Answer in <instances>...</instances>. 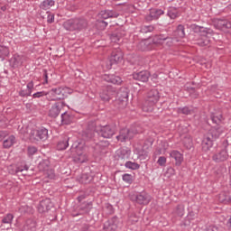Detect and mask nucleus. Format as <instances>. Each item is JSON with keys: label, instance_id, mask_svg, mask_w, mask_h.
Wrapping results in <instances>:
<instances>
[{"label": "nucleus", "instance_id": "f257e3e1", "mask_svg": "<svg viewBox=\"0 0 231 231\" xmlns=\"http://www.w3.org/2000/svg\"><path fill=\"white\" fill-rule=\"evenodd\" d=\"M189 28L194 33H199V37H195L193 39L195 44L201 47L208 46V44H210V37H208V35L214 33L212 29L199 26L196 23L191 24Z\"/></svg>", "mask_w": 231, "mask_h": 231}, {"label": "nucleus", "instance_id": "f03ea898", "mask_svg": "<svg viewBox=\"0 0 231 231\" xmlns=\"http://www.w3.org/2000/svg\"><path fill=\"white\" fill-rule=\"evenodd\" d=\"M63 27L68 32H80L88 28V20L85 18H75L63 23Z\"/></svg>", "mask_w": 231, "mask_h": 231}, {"label": "nucleus", "instance_id": "7ed1b4c3", "mask_svg": "<svg viewBox=\"0 0 231 231\" xmlns=\"http://www.w3.org/2000/svg\"><path fill=\"white\" fill-rule=\"evenodd\" d=\"M228 147H230V143H228V140L226 139L222 143V147L218 148L212 155V160L215 163H225V162H228V158H230Z\"/></svg>", "mask_w": 231, "mask_h": 231}, {"label": "nucleus", "instance_id": "20e7f679", "mask_svg": "<svg viewBox=\"0 0 231 231\" xmlns=\"http://www.w3.org/2000/svg\"><path fill=\"white\" fill-rule=\"evenodd\" d=\"M158 100H160V92L156 88H152L148 91L146 95V99L144 102V106L143 107V111L147 113H152L153 111L154 106L158 104Z\"/></svg>", "mask_w": 231, "mask_h": 231}, {"label": "nucleus", "instance_id": "39448f33", "mask_svg": "<svg viewBox=\"0 0 231 231\" xmlns=\"http://www.w3.org/2000/svg\"><path fill=\"white\" fill-rule=\"evenodd\" d=\"M71 93H73V91L68 87L52 88L49 91V94L54 101L64 100L65 98H68V95H71Z\"/></svg>", "mask_w": 231, "mask_h": 231}, {"label": "nucleus", "instance_id": "423d86ee", "mask_svg": "<svg viewBox=\"0 0 231 231\" xmlns=\"http://www.w3.org/2000/svg\"><path fill=\"white\" fill-rule=\"evenodd\" d=\"M130 200L137 205H149L151 203V195L147 192H132L129 194Z\"/></svg>", "mask_w": 231, "mask_h": 231}, {"label": "nucleus", "instance_id": "0eeeda50", "mask_svg": "<svg viewBox=\"0 0 231 231\" xmlns=\"http://www.w3.org/2000/svg\"><path fill=\"white\" fill-rule=\"evenodd\" d=\"M116 103L121 109L127 107L129 102V89L127 88H121L118 92H116Z\"/></svg>", "mask_w": 231, "mask_h": 231}, {"label": "nucleus", "instance_id": "6e6552de", "mask_svg": "<svg viewBox=\"0 0 231 231\" xmlns=\"http://www.w3.org/2000/svg\"><path fill=\"white\" fill-rule=\"evenodd\" d=\"M99 97L103 102H109L116 98V88L113 86H106L102 88Z\"/></svg>", "mask_w": 231, "mask_h": 231}, {"label": "nucleus", "instance_id": "1a4fd4ad", "mask_svg": "<svg viewBox=\"0 0 231 231\" xmlns=\"http://www.w3.org/2000/svg\"><path fill=\"white\" fill-rule=\"evenodd\" d=\"M140 131L134 128H123L119 132V135L116 136V140L118 142H127V140H132V138H134V134H138Z\"/></svg>", "mask_w": 231, "mask_h": 231}, {"label": "nucleus", "instance_id": "9d476101", "mask_svg": "<svg viewBox=\"0 0 231 231\" xmlns=\"http://www.w3.org/2000/svg\"><path fill=\"white\" fill-rule=\"evenodd\" d=\"M93 209V202H83L79 204L77 208V210L72 213L73 217L77 216H85L91 212Z\"/></svg>", "mask_w": 231, "mask_h": 231}, {"label": "nucleus", "instance_id": "9b49d317", "mask_svg": "<svg viewBox=\"0 0 231 231\" xmlns=\"http://www.w3.org/2000/svg\"><path fill=\"white\" fill-rule=\"evenodd\" d=\"M213 26L217 30H220L221 32H225L227 33L229 30H231V23L226 19H215L213 21Z\"/></svg>", "mask_w": 231, "mask_h": 231}, {"label": "nucleus", "instance_id": "f8f14e48", "mask_svg": "<svg viewBox=\"0 0 231 231\" xmlns=\"http://www.w3.org/2000/svg\"><path fill=\"white\" fill-rule=\"evenodd\" d=\"M118 225H120V218L114 216L104 223L103 229L105 231H116L118 230Z\"/></svg>", "mask_w": 231, "mask_h": 231}, {"label": "nucleus", "instance_id": "ddd939ff", "mask_svg": "<svg viewBox=\"0 0 231 231\" xmlns=\"http://www.w3.org/2000/svg\"><path fill=\"white\" fill-rule=\"evenodd\" d=\"M31 136L39 142V140H42L44 142L45 140H48V129L44 127L38 128L37 130H32L31 133Z\"/></svg>", "mask_w": 231, "mask_h": 231}, {"label": "nucleus", "instance_id": "4468645a", "mask_svg": "<svg viewBox=\"0 0 231 231\" xmlns=\"http://www.w3.org/2000/svg\"><path fill=\"white\" fill-rule=\"evenodd\" d=\"M97 132L98 133L99 136H102V138H112L115 134V128H113L111 125H104L100 126Z\"/></svg>", "mask_w": 231, "mask_h": 231}, {"label": "nucleus", "instance_id": "2eb2a0df", "mask_svg": "<svg viewBox=\"0 0 231 231\" xmlns=\"http://www.w3.org/2000/svg\"><path fill=\"white\" fill-rule=\"evenodd\" d=\"M63 107H64V102L55 103L49 110L48 116L51 118H57V116L60 115V111H62Z\"/></svg>", "mask_w": 231, "mask_h": 231}, {"label": "nucleus", "instance_id": "dca6fc26", "mask_svg": "<svg viewBox=\"0 0 231 231\" xmlns=\"http://www.w3.org/2000/svg\"><path fill=\"white\" fill-rule=\"evenodd\" d=\"M122 60H124V52H122V50H114L110 56V65L113 66V64H119Z\"/></svg>", "mask_w": 231, "mask_h": 231}, {"label": "nucleus", "instance_id": "f3484780", "mask_svg": "<svg viewBox=\"0 0 231 231\" xmlns=\"http://www.w3.org/2000/svg\"><path fill=\"white\" fill-rule=\"evenodd\" d=\"M223 133H225V127H223L221 125H216L208 131V135L215 140H217V138H219Z\"/></svg>", "mask_w": 231, "mask_h": 231}, {"label": "nucleus", "instance_id": "a211bd4d", "mask_svg": "<svg viewBox=\"0 0 231 231\" xmlns=\"http://www.w3.org/2000/svg\"><path fill=\"white\" fill-rule=\"evenodd\" d=\"M134 80H139V82H148L151 73L147 70H142L139 72H134L132 74Z\"/></svg>", "mask_w": 231, "mask_h": 231}, {"label": "nucleus", "instance_id": "6ab92c4d", "mask_svg": "<svg viewBox=\"0 0 231 231\" xmlns=\"http://www.w3.org/2000/svg\"><path fill=\"white\" fill-rule=\"evenodd\" d=\"M52 207L53 203H51V200L50 199H45L39 203L38 212H40V214H44V212L51 210Z\"/></svg>", "mask_w": 231, "mask_h": 231}, {"label": "nucleus", "instance_id": "aec40b11", "mask_svg": "<svg viewBox=\"0 0 231 231\" xmlns=\"http://www.w3.org/2000/svg\"><path fill=\"white\" fill-rule=\"evenodd\" d=\"M75 149H76L77 154L73 157L74 163H86V161L88 160V156L86 155V153L82 152H79L80 151V149H82V147L76 145Z\"/></svg>", "mask_w": 231, "mask_h": 231}, {"label": "nucleus", "instance_id": "412c9836", "mask_svg": "<svg viewBox=\"0 0 231 231\" xmlns=\"http://www.w3.org/2000/svg\"><path fill=\"white\" fill-rule=\"evenodd\" d=\"M214 141L215 139L207 134L202 140V150L205 152H207V151H210L212 145H214Z\"/></svg>", "mask_w": 231, "mask_h": 231}, {"label": "nucleus", "instance_id": "4be33fe9", "mask_svg": "<svg viewBox=\"0 0 231 231\" xmlns=\"http://www.w3.org/2000/svg\"><path fill=\"white\" fill-rule=\"evenodd\" d=\"M164 12L162 9H151L150 14L146 16V21H152L160 19L161 15H163Z\"/></svg>", "mask_w": 231, "mask_h": 231}, {"label": "nucleus", "instance_id": "5701e85b", "mask_svg": "<svg viewBox=\"0 0 231 231\" xmlns=\"http://www.w3.org/2000/svg\"><path fill=\"white\" fill-rule=\"evenodd\" d=\"M170 156L171 158L175 160V165L177 167H180V165L183 163V154H181V152H180L179 151H176V150L171 151L170 152Z\"/></svg>", "mask_w": 231, "mask_h": 231}, {"label": "nucleus", "instance_id": "b1692460", "mask_svg": "<svg viewBox=\"0 0 231 231\" xmlns=\"http://www.w3.org/2000/svg\"><path fill=\"white\" fill-rule=\"evenodd\" d=\"M104 80L109 82L110 84H116L117 86H120V84H122V78L115 74L105 75Z\"/></svg>", "mask_w": 231, "mask_h": 231}, {"label": "nucleus", "instance_id": "393cba45", "mask_svg": "<svg viewBox=\"0 0 231 231\" xmlns=\"http://www.w3.org/2000/svg\"><path fill=\"white\" fill-rule=\"evenodd\" d=\"M75 122V116L68 113V112H64L63 114H61V124L63 125H69L70 124H73Z\"/></svg>", "mask_w": 231, "mask_h": 231}, {"label": "nucleus", "instance_id": "a878e982", "mask_svg": "<svg viewBox=\"0 0 231 231\" xmlns=\"http://www.w3.org/2000/svg\"><path fill=\"white\" fill-rule=\"evenodd\" d=\"M100 15L102 19H111V18H116L118 15V12L116 10H104L100 12Z\"/></svg>", "mask_w": 231, "mask_h": 231}, {"label": "nucleus", "instance_id": "bb28decb", "mask_svg": "<svg viewBox=\"0 0 231 231\" xmlns=\"http://www.w3.org/2000/svg\"><path fill=\"white\" fill-rule=\"evenodd\" d=\"M33 89V81L27 84L26 88H22L19 91L20 97H30L32 95V90Z\"/></svg>", "mask_w": 231, "mask_h": 231}, {"label": "nucleus", "instance_id": "cd10ccee", "mask_svg": "<svg viewBox=\"0 0 231 231\" xmlns=\"http://www.w3.org/2000/svg\"><path fill=\"white\" fill-rule=\"evenodd\" d=\"M173 37L176 39L185 38V26L183 24H179L175 31L172 32Z\"/></svg>", "mask_w": 231, "mask_h": 231}, {"label": "nucleus", "instance_id": "c85d7f7f", "mask_svg": "<svg viewBox=\"0 0 231 231\" xmlns=\"http://www.w3.org/2000/svg\"><path fill=\"white\" fill-rule=\"evenodd\" d=\"M106 147H109V141H101L96 143L94 151L96 152V154H100Z\"/></svg>", "mask_w": 231, "mask_h": 231}, {"label": "nucleus", "instance_id": "c756f323", "mask_svg": "<svg viewBox=\"0 0 231 231\" xmlns=\"http://www.w3.org/2000/svg\"><path fill=\"white\" fill-rule=\"evenodd\" d=\"M23 230H27V231L37 230V222H35V220L32 218L27 219L23 226Z\"/></svg>", "mask_w": 231, "mask_h": 231}, {"label": "nucleus", "instance_id": "7c9ffc66", "mask_svg": "<svg viewBox=\"0 0 231 231\" xmlns=\"http://www.w3.org/2000/svg\"><path fill=\"white\" fill-rule=\"evenodd\" d=\"M137 48L140 50V51H149L152 46L151 45V42H149V40H143L137 44Z\"/></svg>", "mask_w": 231, "mask_h": 231}, {"label": "nucleus", "instance_id": "2f4dec72", "mask_svg": "<svg viewBox=\"0 0 231 231\" xmlns=\"http://www.w3.org/2000/svg\"><path fill=\"white\" fill-rule=\"evenodd\" d=\"M14 143H15V135H7L5 139H4V148L5 149H10V147H12V145H14Z\"/></svg>", "mask_w": 231, "mask_h": 231}, {"label": "nucleus", "instance_id": "473e14b6", "mask_svg": "<svg viewBox=\"0 0 231 231\" xmlns=\"http://www.w3.org/2000/svg\"><path fill=\"white\" fill-rule=\"evenodd\" d=\"M124 37V33H122V31L116 30L114 32L110 34V41L111 42H120V39Z\"/></svg>", "mask_w": 231, "mask_h": 231}, {"label": "nucleus", "instance_id": "72a5a7b5", "mask_svg": "<svg viewBox=\"0 0 231 231\" xmlns=\"http://www.w3.org/2000/svg\"><path fill=\"white\" fill-rule=\"evenodd\" d=\"M10 57V47L6 45H0V59L5 60V59Z\"/></svg>", "mask_w": 231, "mask_h": 231}, {"label": "nucleus", "instance_id": "f704fd0d", "mask_svg": "<svg viewBox=\"0 0 231 231\" xmlns=\"http://www.w3.org/2000/svg\"><path fill=\"white\" fill-rule=\"evenodd\" d=\"M168 39H169V36H167L165 34H157V35L153 36L152 43L153 44H163V42H165V41H167Z\"/></svg>", "mask_w": 231, "mask_h": 231}, {"label": "nucleus", "instance_id": "c9c22d12", "mask_svg": "<svg viewBox=\"0 0 231 231\" xmlns=\"http://www.w3.org/2000/svg\"><path fill=\"white\" fill-rule=\"evenodd\" d=\"M69 147V138L65 137L61 141H60L57 144L58 151H64Z\"/></svg>", "mask_w": 231, "mask_h": 231}, {"label": "nucleus", "instance_id": "e433bc0d", "mask_svg": "<svg viewBox=\"0 0 231 231\" xmlns=\"http://www.w3.org/2000/svg\"><path fill=\"white\" fill-rule=\"evenodd\" d=\"M218 201L224 203V205H228V203H231V197L228 193L222 192L218 196Z\"/></svg>", "mask_w": 231, "mask_h": 231}, {"label": "nucleus", "instance_id": "4c0bfd02", "mask_svg": "<svg viewBox=\"0 0 231 231\" xmlns=\"http://www.w3.org/2000/svg\"><path fill=\"white\" fill-rule=\"evenodd\" d=\"M95 136V133L92 130H85L82 132V139L85 140V142H89V140H93V137Z\"/></svg>", "mask_w": 231, "mask_h": 231}, {"label": "nucleus", "instance_id": "58836bf2", "mask_svg": "<svg viewBox=\"0 0 231 231\" xmlns=\"http://www.w3.org/2000/svg\"><path fill=\"white\" fill-rule=\"evenodd\" d=\"M117 154L121 160H129V158L131 156V150L121 149V150H119Z\"/></svg>", "mask_w": 231, "mask_h": 231}, {"label": "nucleus", "instance_id": "ea45409f", "mask_svg": "<svg viewBox=\"0 0 231 231\" xmlns=\"http://www.w3.org/2000/svg\"><path fill=\"white\" fill-rule=\"evenodd\" d=\"M210 118L216 125H219L223 122V115L221 114H211Z\"/></svg>", "mask_w": 231, "mask_h": 231}, {"label": "nucleus", "instance_id": "a19ab883", "mask_svg": "<svg viewBox=\"0 0 231 231\" xmlns=\"http://www.w3.org/2000/svg\"><path fill=\"white\" fill-rule=\"evenodd\" d=\"M167 15L170 17V19H177V17L180 15V12L175 7H170L167 12Z\"/></svg>", "mask_w": 231, "mask_h": 231}, {"label": "nucleus", "instance_id": "79ce46f5", "mask_svg": "<svg viewBox=\"0 0 231 231\" xmlns=\"http://www.w3.org/2000/svg\"><path fill=\"white\" fill-rule=\"evenodd\" d=\"M93 181V176L88 174V173H83L80 177V183L88 184L91 183Z\"/></svg>", "mask_w": 231, "mask_h": 231}, {"label": "nucleus", "instance_id": "37998d69", "mask_svg": "<svg viewBox=\"0 0 231 231\" xmlns=\"http://www.w3.org/2000/svg\"><path fill=\"white\" fill-rule=\"evenodd\" d=\"M125 167H126V169H131L132 171H138V169H140V164L128 161L125 163Z\"/></svg>", "mask_w": 231, "mask_h": 231}, {"label": "nucleus", "instance_id": "c03bdc74", "mask_svg": "<svg viewBox=\"0 0 231 231\" xmlns=\"http://www.w3.org/2000/svg\"><path fill=\"white\" fill-rule=\"evenodd\" d=\"M54 5H55V1L53 0H44L41 4V8L42 10H48V8H50L51 6H53Z\"/></svg>", "mask_w": 231, "mask_h": 231}, {"label": "nucleus", "instance_id": "a18cd8bd", "mask_svg": "<svg viewBox=\"0 0 231 231\" xmlns=\"http://www.w3.org/2000/svg\"><path fill=\"white\" fill-rule=\"evenodd\" d=\"M12 221H14V215L12 213L6 214L2 219V223L5 225H12Z\"/></svg>", "mask_w": 231, "mask_h": 231}, {"label": "nucleus", "instance_id": "49530a36", "mask_svg": "<svg viewBox=\"0 0 231 231\" xmlns=\"http://www.w3.org/2000/svg\"><path fill=\"white\" fill-rule=\"evenodd\" d=\"M141 33H151L152 32H154V26L153 25H143L140 30Z\"/></svg>", "mask_w": 231, "mask_h": 231}, {"label": "nucleus", "instance_id": "de8ad7c7", "mask_svg": "<svg viewBox=\"0 0 231 231\" xmlns=\"http://www.w3.org/2000/svg\"><path fill=\"white\" fill-rule=\"evenodd\" d=\"M122 180L125 181V183H127L128 185L133 184V175L129 173H125L122 175Z\"/></svg>", "mask_w": 231, "mask_h": 231}, {"label": "nucleus", "instance_id": "09e8293b", "mask_svg": "<svg viewBox=\"0 0 231 231\" xmlns=\"http://www.w3.org/2000/svg\"><path fill=\"white\" fill-rule=\"evenodd\" d=\"M38 167L41 171H48V168L50 167V161L48 160L42 161L39 163Z\"/></svg>", "mask_w": 231, "mask_h": 231}, {"label": "nucleus", "instance_id": "8fccbe9b", "mask_svg": "<svg viewBox=\"0 0 231 231\" xmlns=\"http://www.w3.org/2000/svg\"><path fill=\"white\" fill-rule=\"evenodd\" d=\"M175 213L179 217H183V215L185 214V208L183 205H178L175 209Z\"/></svg>", "mask_w": 231, "mask_h": 231}, {"label": "nucleus", "instance_id": "3c124183", "mask_svg": "<svg viewBox=\"0 0 231 231\" xmlns=\"http://www.w3.org/2000/svg\"><path fill=\"white\" fill-rule=\"evenodd\" d=\"M138 158L139 160H149V152L144 150H141L139 152Z\"/></svg>", "mask_w": 231, "mask_h": 231}, {"label": "nucleus", "instance_id": "603ef678", "mask_svg": "<svg viewBox=\"0 0 231 231\" xmlns=\"http://www.w3.org/2000/svg\"><path fill=\"white\" fill-rule=\"evenodd\" d=\"M46 15H47V23H49V24H51V23L55 21V14L48 11L46 12Z\"/></svg>", "mask_w": 231, "mask_h": 231}, {"label": "nucleus", "instance_id": "864d4df0", "mask_svg": "<svg viewBox=\"0 0 231 231\" xmlns=\"http://www.w3.org/2000/svg\"><path fill=\"white\" fill-rule=\"evenodd\" d=\"M157 163L161 167H165V164L167 163V158L165 156L159 157Z\"/></svg>", "mask_w": 231, "mask_h": 231}, {"label": "nucleus", "instance_id": "5fc2aeb1", "mask_svg": "<svg viewBox=\"0 0 231 231\" xmlns=\"http://www.w3.org/2000/svg\"><path fill=\"white\" fill-rule=\"evenodd\" d=\"M13 64L14 66H18L21 64V56L19 55H14L13 58Z\"/></svg>", "mask_w": 231, "mask_h": 231}, {"label": "nucleus", "instance_id": "6e6d98bb", "mask_svg": "<svg viewBox=\"0 0 231 231\" xmlns=\"http://www.w3.org/2000/svg\"><path fill=\"white\" fill-rule=\"evenodd\" d=\"M184 146L186 149H192V140L191 139H185L183 141Z\"/></svg>", "mask_w": 231, "mask_h": 231}, {"label": "nucleus", "instance_id": "4d7b16f0", "mask_svg": "<svg viewBox=\"0 0 231 231\" xmlns=\"http://www.w3.org/2000/svg\"><path fill=\"white\" fill-rule=\"evenodd\" d=\"M179 111H180L182 115H190L192 113V110H190V108H189L188 106L180 108Z\"/></svg>", "mask_w": 231, "mask_h": 231}, {"label": "nucleus", "instance_id": "13d9d810", "mask_svg": "<svg viewBox=\"0 0 231 231\" xmlns=\"http://www.w3.org/2000/svg\"><path fill=\"white\" fill-rule=\"evenodd\" d=\"M27 151H28L29 156H33V154H35L37 152V147L29 146Z\"/></svg>", "mask_w": 231, "mask_h": 231}, {"label": "nucleus", "instance_id": "bf43d9fd", "mask_svg": "<svg viewBox=\"0 0 231 231\" xmlns=\"http://www.w3.org/2000/svg\"><path fill=\"white\" fill-rule=\"evenodd\" d=\"M46 95H48V93L44 92V91H41V92H36L32 95L33 98H41V97H46Z\"/></svg>", "mask_w": 231, "mask_h": 231}, {"label": "nucleus", "instance_id": "052dcab7", "mask_svg": "<svg viewBox=\"0 0 231 231\" xmlns=\"http://www.w3.org/2000/svg\"><path fill=\"white\" fill-rule=\"evenodd\" d=\"M105 209L107 210L108 214H113L114 212L113 205L109 203L105 204Z\"/></svg>", "mask_w": 231, "mask_h": 231}, {"label": "nucleus", "instance_id": "680f3d73", "mask_svg": "<svg viewBox=\"0 0 231 231\" xmlns=\"http://www.w3.org/2000/svg\"><path fill=\"white\" fill-rule=\"evenodd\" d=\"M189 97H191V98H198V97H199V93L196 91V88H193V90L189 92Z\"/></svg>", "mask_w": 231, "mask_h": 231}, {"label": "nucleus", "instance_id": "e2e57ef3", "mask_svg": "<svg viewBox=\"0 0 231 231\" xmlns=\"http://www.w3.org/2000/svg\"><path fill=\"white\" fill-rule=\"evenodd\" d=\"M99 26L101 27V30H105L107 27V22L104 20H100L98 22Z\"/></svg>", "mask_w": 231, "mask_h": 231}, {"label": "nucleus", "instance_id": "0e129e2a", "mask_svg": "<svg viewBox=\"0 0 231 231\" xmlns=\"http://www.w3.org/2000/svg\"><path fill=\"white\" fill-rule=\"evenodd\" d=\"M8 136V132L1 131L0 132V142H3Z\"/></svg>", "mask_w": 231, "mask_h": 231}, {"label": "nucleus", "instance_id": "69168bd1", "mask_svg": "<svg viewBox=\"0 0 231 231\" xmlns=\"http://www.w3.org/2000/svg\"><path fill=\"white\" fill-rule=\"evenodd\" d=\"M43 79H44L43 84H48V70L46 69H43Z\"/></svg>", "mask_w": 231, "mask_h": 231}, {"label": "nucleus", "instance_id": "338daca9", "mask_svg": "<svg viewBox=\"0 0 231 231\" xmlns=\"http://www.w3.org/2000/svg\"><path fill=\"white\" fill-rule=\"evenodd\" d=\"M184 88L189 93H190L191 91H194V88L193 87H189V84L185 85Z\"/></svg>", "mask_w": 231, "mask_h": 231}, {"label": "nucleus", "instance_id": "774afa93", "mask_svg": "<svg viewBox=\"0 0 231 231\" xmlns=\"http://www.w3.org/2000/svg\"><path fill=\"white\" fill-rule=\"evenodd\" d=\"M168 172H169V174H171V176H174V174H176V171H175L174 168H172V167H170V168L168 169Z\"/></svg>", "mask_w": 231, "mask_h": 231}]
</instances>
